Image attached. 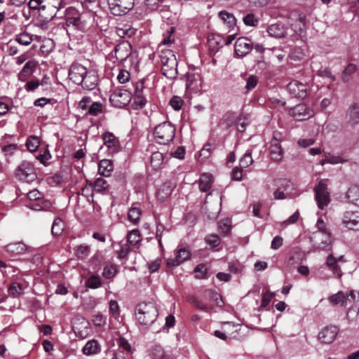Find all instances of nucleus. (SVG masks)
Segmentation results:
<instances>
[{
	"label": "nucleus",
	"mask_w": 359,
	"mask_h": 359,
	"mask_svg": "<svg viewBox=\"0 0 359 359\" xmlns=\"http://www.w3.org/2000/svg\"><path fill=\"white\" fill-rule=\"evenodd\" d=\"M213 301L217 306H222L224 304L222 299L219 298V294L212 289L205 290L201 299L195 295L187 297V302L195 309L205 313H210L213 309V306L208 303V302Z\"/></svg>",
	"instance_id": "obj_1"
},
{
	"label": "nucleus",
	"mask_w": 359,
	"mask_h": 359,
	"mask_svg": "<svg viewBox=\"0 0 359 359\" xmlns=\"http://www.w3.org/2000/svg\"><path fill=\"white\" fill-rule=\"evenodd\" d=\"M316 226L318 231L313 233L311 241L315 252L329 251L332 248L331 233L327 229L326 224L321 218H318Z\"/></svg>",
	"instance_id": "obj_2"
},
{
	"label": "nucleus",
	"mask_w": 359,
	"mask_h": 359,
	"mask_svg": "<svg viewBox=\"0 0 359 359\" xmlns=\"http://www.w3.org/2000/svg\"><path fill=\"white\" fill-rule=\"evenodd\" d=\"M158 312L154 303L142 302L135 307V316L137 321L142 325H149L156 319Z\"/></svg>",
	"instance_id": "obj_3"
},
{
	"label": "nucleus",
	"mask_w": 359,
	"mask_h": 359,
	"mask_svg": "<svg viewBox=\"0 0 359 359\" xmlns=\"http://www.w3.org/2000/svg\"><path fill=\"white\" fill-rule=\"evenodd\" d=\"M160 58L163 75L168 79H175L177 76V60L174 52L169 49L162 50Z\"/></svg>",
	"instance_id": "obj_4"
},
{
	"label": "nucleus",
	"mask_w": 359,
	"mask_h": 359,
	"mask_svg": "<svg viewBox=\"0 0 359 359\" xmlns=\"http://www.w3.org/2000/svg\"><path fill=\"white\" fill-rule=\"evenodd\" d=\"M175 135V128L170 122H163L155 127L154 136L155 141L163 145H166L172 141Z\"/></svg>",
	"instance_id": "obj_5"
},
{
	"label": "nucleus",
	"mask_w": 359,
	"mask_h": 359,
	"mask_svg": "<svg viewBox=\"0 0 359 359\" xmlns=\"http://www.w3.org/2000/svg\"><path fill=\"white\" fill-rule=\"evenodd\" d=\"M15 175L20 181L31 183L36 180L37 175L34 164L28 161H23L16 168Z\"/></svg>",
	"instance_id": "obj_6"
},
{
	"label": "nucleus",
	"mask_w": 359,
	"mask_h": 359,
	"mask_svg": "<svg viewBox=\"0 0 359 359\" xmlns=\"http://www.w3.org/2000/svg\"><path fill=\"white\" fill-rule=\"evenodd\" d=\"M62 7V0H44L39 15L40 18L46 19V22H50L57 16V12Z\"/></svg>",
	"instance_id": "obj_7"
},
{
	"label": "nucleus",
	"mask_w": 359,
	"mask_h": 359,
	"mask_svg": "<svg viewBox=\"0 0 359 359\" xmlns=\"http://www.w3.org/2000/svg\"><path fill=\"white\" fill-rule=\"evenodd\" d=\"M315 199L318 208L323 210L330 202V192L325 180H321L314 188Z\"/></svg>",
	"instance_id": "obj_8"
},
{
	"label": "nucleus",
	"mask_w": 359,
	"mask_h": 359,
	"mask_svg": "<svg viewBox=\"0 0 359 359\" xmlns=\"http://www.w3.org/2000/svg\"><path fill=\"white\" fill-rule=\"evenodd\" d=\"M107 4L111 14L121 16L133 8L135 0H107Z\"/></svg>",
	"instance_id": "obj_9"
},
{
	"label": "nucleus",
	"mask_w": 359,
	"mask_h": 359,
	"mask_svg": "<svg viewBox=\"0 0 359 359\" xmlns=\"http://www.w3.org/2000/svg\"><path fill=\"white\" fill-rule=\"evenodd\" d=\"M132 97L131 93L125 89H116L110 96L111 103L116 107L123 108L127 106Z\"/></svg>",
	"instance_id": "obj_10"
},
{
	"label": "nucleus",
	"mask_w": 359,
	"mask_h": 359,
	"mask_svg": "<svg viewBox=\"0 0 359 359\" xmlns=\"http://www.w3.org/2000/svg\"><path fill=\"white\" fill-rule=\"evenodd\" d=\"M282 134L280 132L274 131L269 147V154L271 160L280 161L283 156V151L280 146Z\"/></svg>",
	"instance_id": "obj_11"
},
{
	"label": "nucleus",
	"mask_w": 359,
	"mask_h": 359,
	"mask_svg": "<svg viewBox=\"0 0 359 359\" xmlns=\"http://www.w3.org/2000/svg\"><path fill=\"white\" fill-rule=\"evenodd\" d=\"M345 123L351 128L359 126V102H353L348 107L345 112Z\"/></svg>",
	"instance_id": "obj_12"
},
{
	"label": "nucleus",
	"mask_w": 359,
	"mask_h": 359,
	"mask_svg": "<svg viewBox=\"0 0 359 359\" xmlns=\"http://www.w3.org/2000/svg\"><path fill=\"white\" fill-rule=\"evenodd\" d=\"M131 53L132 46L130 43L128 41H123L115 46L111 56H114L118 62H123L126 60Z\"/></svg>",
	"instance_id": "obj_13"
},
{
	"label": "nucleus",
	"mask_w": 359,
	"mask_h": 359,
	"mask_svg": "<svg viewBox=\"0 0 359 359\" xmlns=\"http://www.w3.org/2000/svg\"><path fill=\"white\" fill-rule=\"evenodd\" d=\"M133 96V105L135 106V109H140L144 108L147 100L144 95V86L142 81H140L135 83Z\"/></svg>",
	"instance_id": "obj_14"
},
{
	"label": "nucleus",
	"mask_w": 359,
	"mask_h": 359,
	"mask_svg": "<svg viewBox=\"0 0 359 359\" xmlns=\"http://www.w3.org/2000/svg\"><path fill=\"white\" fill-rule=\"evenodd\" d=\"M290 114L297 121H304L312 117L314 112L306 104L302 103L291 109Z\"/></svg>",
	"instance_id": "obj_15"
},
{
	"label": "nucleus",
	"mask_w": 359,
	"mask_h": 359,
	"mask_svg": "<svg viewBox=\"0 0 359 359\" xmlns=\"http://www.w3.org/2000/svg\"><path fill=\"white\" fill-rule=\"evenodd\" d=\"M287 90L292 97L304 99L307 96V88L305 84L294 80L287 84Z\"/></svg>",
	"instance_id": "obj_16"
},
{
	"label": "nucleus",
	"mask_w": 359,
	"mask_h": 359,
	"mask_svg": "<svg viewBox=\"0 0 359 359\" xmlns=\"http://www.w3.org/2000/svg\"><path fill=\"white\" fill-rule=\"evenodd\" d=\"M88 70L79 63H73L69 69V78L75 84L80 85L83 81V77Z\"/></svg>",
	"instance_id": "obj_17"
},
{
	"label": "nucleus",
	"mask_w": 359,
	"mask_h": 359,
	"mask_svg": "<svg viewBox=\"0 0 359 359\" xmlns=\"http://www.w3.org/2000/svg\"><path fill=\"white\" fill-rule=\"evenodd\" d=\"M66 25L73 26L78 29H81L83 23L79 11L74 7H69L65 11Z\"/></svg>",
	"instance_id": "obj_18"
},
{
	"label": "nucleus",
	"mask_w": 359,
	"mask_h": 359,
	"mask_svg": "<svg viewBox=\"0 0 359 359\" xmlns=\"http://www.w3.org/2000/svg\"><path fill=\"white\" fill-rule=\"evenodd\" d=\"M339 332L338 327L335 325L326 326L318 333V338L322 344H331Z\"/></svg>",
	"instance_id": "obj_19"
},
{
	"label": "nucleus",
	"mask_w": 359,
	"mask_h": 359,
	"mask_svg": "<svg viewBox=\"0 0 359 359\" xmlns=\"http://www.w3.org/2000/svg\"><path fill=\"white\" fill-rule=\"evenodd\" d=\"M252 41L246 37L238 38L235 43V53L240 57H243L248 54L252 49Z\"/></svg>",
	"instance_id": "obj_20"
},
{
	"label": "nucleus",
	"mask_w": 359,
	"mask_h": 359,
	"mask_svg": "<svg viewBox=\"0 0 359 359\" xmlns=\"http://www.w3.org/2000/svg\"><path fill=\"white\" fill-rule=\"evenodd\" d=\"M343 224L349 229L359 230V212H346L343 217Z\"/></svg>",
	"instance_id": "obj_21"
},
{
	"label": "nucleus",
	"mask_w": 359,
	"mask_h": 359,
	"mask_svg": "<svg viewBox=\"0 0 359 359\" xmlns=\"http://www.w3.org/2000/svg\"><path fill=\"white\" fill-rule=\"evenodd\" d=\"M102 140L104 144L108 148V153L113 154L119 150V141L116 137L109 132L103 134Z\"/></svg>",
	"instance_id": "obj_22"
},
{
	"label": "nucleus",
	"mask_w": 359,
	"mask_h": 359,
	"mask_svg": "<svg viewBox=\"0 0 359 359\" xmlns=\"http://www.w3.org/2000/svg\"><path fill=\"white\" fill-rule=\"evenodd\" d=\"M191 257V252L187 248H180L177 251L174 258L167 259L168 266H177L181 263L187 261Z\"/></svg>",
	"instance_id": "obj_23"
},
{
	"label": "nucleus",
	"mask_w": 359,
	"mask_h": 359,
	"mask_svg": "<svg viewBox=\"0 0 359 359\" xmlns=\"http://www.w3.org/2000/svg\"><path fill=\"white\" fill-rule=\"evenodd\" d=\"M98 77L93 70H89L83 77V81L80 85L83 89L91 90L95 88L97 85Z\"/></svg>",
	"instance_id": "obj_24"
},
{
	"label": "nucleus",
	"mask_w": 359,
	"mask_h": 359,
	"mask_svg": "<svg viewBox=\"0 0 359 359\" xmlns=\"http://www.w3.org/2000/svg\"><path fill=\"white\" fill-rule=\"evenodd\" d=\"M208 46L210 51L215 54L224 46V37L216 34H210L208 37Z\"/></svg>",
	"instance_id": "obj_25"
},
{
	"label": "nucleus",
	"mask_w": 359,
	"mask_h": 359,
	"mask_svg": "<svg viewBox=\"0 0 359 359\" xmlns=\"http://www.w3.org/2000/svg\"><path fill=\"white\" fill-rule=\"evenodd\" d=\"M114 170V165L111 160H100L98 164V172L104 177H109Z\"/></svg>",
	"instance_id": "obj_26"
},
{
	"label": "nucleus",
	"mask_w": 359,
	"mask_h": 359,
	"mask_svg": "<svg viewBox=\"0 0 359 359\" xmlns=\"http://www.w3.org/2000/svg\"><path fill=\"white\" fill-rule=\"evenodd\" d=\"M87 183L93 187V191L97 193H104L109 187L107 181L102 177L97 178L94 182L87 180Z\"/></svg>",
	"instance_id": "obj_27"
},
{
	"label": "nucleus",
	"mask_w": 359,
	"mask_h": 359,
	"mask_svg": "<svg viewBox=\"0 0 359 359\" xmlns=\"http://www.w3.org/2000/svg\"><path fill=\"white\" fill-rule=\"evenodd\" d=\"M213 183V177L211 174L203 173L201 175L198 185L201 191L206 192L209 191Z\"/></svg>",
	"instance_id": "obj_28"
},
{
	"label": "nucleus",
	"mask_w": 359,
	"mask_h": 359,
	"mask_svg": "<svg viewBox=\"0 0 359 359\" xmlns=\"http://www.w3.org/2000/svg\"><path fill=\"white\" fill-rule=\"evenodd\" d=\"M136 31V29L127 24H123L116 28V34L120 38H130L135 34Z\"/></svg>",
	"instance_id": "obj_29"
},
{
	"label": "nucleus",
	"mask_w": 359,
	"mask_h": 359,
	"mask_svg": "<svg viewBox=\"0 0 359 359\" xmlns=\"http://www.w3.org/2000/svg\"><path fill=\"white\" fill-rule=\"evenodd\" d=\"M36 68V62L34 61H28L23 67L22 69L18 74L19 80L25 81L28 77L34 72Z\"/></svg>",
	"instance_id": "obj_30"
},
{
	"label": "nucleus",
	"mask_w": 359,
	"mask_h": 359,
	"mask_svg": "<svg viewBox=\"0 0 359 359\" xmlns=\"http://www.w3.org/2000/svg\"><path fill=\"white\" fill-rule=\"evenodd\" d=\"M172 184L170 182H165L158 189L156 196L161 201L168 198L172 192Z\"/></svg>",
	"instance_id": "obj_31"
},
{
	"label": "nucleus",
	"mask_w": 359,
	"mask_h": 359,
	"mask_svg": "<svg viewBox=\"0 0 359 359\" xmlns=\"http://www.w3.org/2000/svg\"><path fill=\"white\" fill-rule=\"evenodd\" d=\"M100 351V346L95 339L88 341L82 348V352L86 355L97 354Z\"/></svg>",
	"instance_id": "obj_32"
},
{
	"label": "nucleus",
	"mask_w": 359,
	"mask_h": 359,
	"mask_svg": "<svg viewBox=\"0 0 359 359\" xmlns=\"http://www.w3.org/2000/svg\"><path fill=\"white\" fill-rule=\"evenodd\" d=\"M267 32L271 36L275 38L283 37L286 34L285 27L280 24L271 25L267 29Z\"/></svg>",
	"instance_id": "obj_33"
},
{
	"label": "nucleus",
	"mask_w": 359,
	"mask_h": 359,
	"mask_svg": "<svg viewBox=\"0 0 359 359\" xmlns=\"http://www.w3.org/2000/svg\"><path fill=\"white\" fill-rule=\"evenodd\" d=\"M142 215V210L136 204H133L128 212V218L133 224H137Z\"/></svg>",
	"instance_id": "obj_34"
},
{
	"label": "nucleus",
	"mask_w": 359,
	"mask_h": 359,
	"mask_svg": "<svg viewBox=\"0 0 359 359\" xmlns=\"http://www.w3.org/2000/svg\"><path fill=\"white\" fill-rule=\"evenodd\" d=\"M8 252L13 255H20L24 253L27 250V246L22 242L10 243L6 246Z\"/></svg>",
	"instance_id": "obj_35"
},
{
	"label": "nucleus",
	"mask_w": 359,
	"mask_h": 359,
	"mask_svg": "<svg viewBox=\"0 0 359 359\" xmlns=\"http://www.w3.org/2000/svg\"><path fill=\"white\" fill-rule=\"evenodd\" d=\"M346 197L351 203L359 206V186H351L346 192Z\"/></svg>",
	"instance_id": "obj_36"
},
{
	"label": "nucleus",
	"mask_w": 359,
	"mask_h": 359,
	"mask_svg": "<svg viewBox=\"0 0 359 359\" xmlns=\"http://www.w3.org/2000/svg\"><path fill=\"white\" fill-rule=\"evenodd\" d=\"M27 206L34 210H49L52 206L51 203L41 197L39 202L27 204Z\"/></svg>",
	"instance_id": "obj_37"
},
{
	"label": "nucleus",
	"mask_w": 359,
	"mask_h": 359,
	"mask_svg": "<svg viewBox=\"0 0 359 359\" xmlns=\"http://www.w3.org/2000/svg\"><path fill=\"white\" fill-rule=\"evenodd\" d=\"M33 36L27 32L15 34V41L23 46L29 45L33 41Z\"/></svg>",
	"instance_id": "obj_38"
},
{
	"label": "nucleus",
	"mask_w": 359,
	"mask_h": 359,
	"mask_svg": "<svg viewBox=\"0 0 359 359\" xmlns=\"http://www.w3.org/2000/svg\"><path fill=\"white\" fill-rule=\"evenodd\" d=\"M164 157L162 153L158 151L153 152L151 156V165L154 170H158L161 168Z\"/></svg>",
	"instance_id": "obj_39"
},
{
	"label": "nucleus",
	"mask_w": 359,
	"mask_h": 359,
	"mask_svg": "<svg viewBox=\"0 0 359 359\" xmlns=\"http://www.w3.org/2000/svg\"><path fill=\"white\" fill-rule=\"evenodd\" d=\"M142 241V236L138 229L130 231L127 235V241L130 245L136 246Z\"/></svg>",
	"instance_id": "obj_40"
},
{
	"label": "nucleus",
	"mask_w": 359,
	"mask_h": 359,
	"mask_svg": "<svg viewBox=\"0 0 359 359\" xmlns=\"http://www.w3.org/2000/svg\"><path fill=\"white\" fill-rule=\"evenodd\" d=\"M356 69L357 67L355 65L349 63L342 72L341 81L344 83H348L351 79V75L355 72Z\"/></svg>",
	"instance_id": "obj_41"
},
{
	"label": "nucleus",
	"mask_w": 359,
	"mask_h": 359,
	"mask_svg": "<svg viewBox=\"0 0 359 359\" xmlns=\"http://www.w3.org/2000/svg\"><path fill=\"white\" fill-rule=\"evenodd\" d=\"M8 294L15 298L23 293L24 287L19 283H13L8 287Z\"/></svg>",
	"instance_id": "obj_42"
},
{
	"label": "nucleus",
	"mask_w": 359,
	"mask_h": 359,
	"mask_svg": "<svg viewBox=\"0 0 359 359\" xmlns=\"http://www.w3.org/2000/svg\"><path fill=\"white\" fill-rule=\"evenodd\" d=\"M198 80H200V75H197L196 76L195 74L188 72L187 74V89L191 90L196 88Z\"/></svg>",
	"instance_id": "obj_43"
},
{
	"label": "nucleus",
	"mask_w": 359,
	"mask_h": 359,
	"mask_svg": "<svg viewBox=\"0 0 359 359\" xmlns=\"http://www.w3.org/2000/svg\"><path fill=\"white\" fill-rule=\"evenodd\" d=\"M40 145V140L38 137L30 136L26 141V147L30 152L36 151Z\"/></svg>",
	"instance_id": "obj_44"
},
{
	"label": "nucleus",
	"mask_w": 359,
	"mask_h": 359,
	"mask_svg": "<svg viewBox=\"0 0 359 359\" xmlns=\"http://www.w3.org/2000/svg\"><path fill=\"white\" fill-rule=\"evenodd\" d=\"M65 229V224L63 221L57 217L54 219L53 225H52V233L55 236H60Z\"/></svg>",
	"instance_id": "obj_45"
},
{
	"label": "nucleus",
	"mask_w": 359,
	"mask_h": 359,
	"mask_svg": "<svg viewBox=\"0 0 359 359\" xmlns=\"http://www.w3.org/2000/svg\"><path fill=\"white\" fill-rule=\"evenodd\" d=\"M219 16L222 20L226 22L229 27H232L236 25V18L233 15L228 13L226 11H220L219 13Z\"/></svg>",
	"instance_id": "obj_46"
},
{
	"label": "nucleus",
	"mask_w": 359,
	"mask_h": 359,
	"mask_svg": "<svg viewBox=\"0 0 359 359\" xmlns=\"http://www.w3.org/2000/svg\"><path fill=\"white\" fill-rule=\"evenodd\" d=\"M326 264L334 273L338 274V277H341V273H340V269L337 264V260L332 254L327 257Z\"/></svg>",
	"instance_id": "obj_47"
},
{
	"label": "nucleus",
	"mask_w": 359,
	"mask_h": 359,
	"mask_svg": "<svg viewBox=\"0 0 359 359\" xmlns=\"http://www.w3.org/2000/svg\"><path fill=\"white\" fill-rule=\"evenodd\" d=\"M194 271L196 273L195 278L197 279H205L208 278V269L203 263L198 264Z\"/></svg>",
	"instance_id": "obj_48"
},
{
	"label": "nucleus",
	"mask_w": 359,
	"mask_h": 359,
	"mask_svg": "<svg viewBox=\"0 0 359 359\" xmlns=\"http://www.w3.org/2000/svg\"><path fill=\"white\" fill-rule=\"evenodd\" d=\"M86 285L91 289H97L102 285V281L98 276H90L86 282Z\"/></svg>",
	"instance_id": "obj_49"
},
{
	"label": "nucleus",
	"mask_w": 359,
	"mask_h": 359,
	"mask_svg": "<svg viewBox=\"0 0 359 359\" xmlns=\"http://www.w3.org/2000/svg\"><path fill=\"white\" fill-rule=\"evenodd\" d=\"M152 354L156 359H172V356L166 353L161 346H155L153 348Z\"/></svg>",
	"instance_id": "obj_50"
},
{
	"label": "nucleus",
	"mask_w": 359,
	"mask_h": 359,
	"mask_svg": "<svg viewBox=\"0 0 359 359\" xmlns=\"http://www.w3.org/2000/svg\"><path fill=\"white\" fill-rule=\"evenodd\" d=\"M117 273L116 266L114 264L107 265L104 267L102 276L107 279L114 278Z\"/></svg>",
	"instance_id": "obj_51"
},
{
	"label": "nucleus",
	"mask_w": 359,
	"mask_h": 359,
	"mask_svg": "<svg viewBox=\"0 0 359 359\" xmlns=\"http://www.w3.org/2000/svg\"><path fill=\"white\" fill-rule=\"evenodd\" d=\"M329 301L334 305H337L341 302L342 304H344L346 302V297L342 291H339L337 293L330 296L329 297Z\"/></svg>",
	"instance_id": "obj_52"
},
{
	"label": "nucleus",
	"mask_w": 359,
	"mask_h": 359,
	"mask_svg": "<svg viewBox=\"0 0 359 359\" xmlns=\"http://www.w3.org/2000/svg\"><path fill=\"white\" fill-rule=\"evenodd\" d=\"M90 252V248L88 245H81L77 247L76 250V255L79 259H85L88 257Z\"/></svg>",
	"instance_id": "obj_53"
},
{
	"label": "nucleus",
	"mask_w": 359,
	"mask_h": 359,
	"mask_svg": "<svg viewBox=\"0 0 359 359\" xmlns=\"http://www.w3.org/2000/svg\"><path fill=\"white\" fill-rule=\"evenodd\" d=\"M102 111V104L100 102H94L88 108V114L91 116H97Z\"/></svg>",
	"instance_id": "obj_54"
},
{
	"label": "nucleus",
	"mask_w": 359,
	"mask_h": 359,
	"mask_svg": "<svg viewBox=\"0 0 359 359\" xmlns=\"http://www.w3.org/2000/svg\"><path fill=\"white\" fill-rule=\"evenodd\" d=\"M169 104L175 111H179L184 104V100L181 97L175 95L170 99Z\"/></svg>",
	"instance_id": "obj_55"
},
{
	"label": "nucleus",
	"mask_w": 359,
	"mask_h": 359,
	"mask_svg": "<svg viewBox=\"0 0 359 359\" xmlns=\"http://www.w3.org/2000/svg\"><path fill=\"white\" fill-rule=\"evenodd\" d=\"M205 241L212 248H215V247H217L220 244L221 239L218 235L211 234V235L206 236Z\"/></svg>",
	"instance_id": "obj_56"
},
{
	"label": "nucleus",
	"mask_w": 359,
	"mask_h": 359,
	"mask_svg": "<svg viewBox=\"0 0 359 359\" xmlns=\"http://www.w3.org/2000/svg\"><path fill=\"white\" fill-rule=\"evenodd\" d=\"M27 198L29 200V204L31 203H33L34 202H39L41 198L42 194L39 192L37 189H33L27 193Z\"/></svg>",
	"instance_id": "obj_57"
},
{
	"label": "nucleus",
	"mask_w": 359,
	"mask_h": 359,
	"mask_svg": "<svg viewBox=\"0 0 359 359\" xmlns=\"http://www.w3.org/2000/svg\"><path fill=\"white\" fill-rule=\"evenodd\" d=\"M253 163V160L250 152L245 153L241 158L239 165L241 168H247Z\"/></svg>",
	"instance_id": "obj_58"
},
{
	"label": "nucleus",
	"mask_w": 359,
	"mask_h": 359,
	"mask_svg": "<svg viewBox=\"0 0 359 359\" xmlns=\"http://www.w3.org/2000/svg\"><path fill=\"white\" fill-rule=\"evenodd\" d=\"M258 83V78L255 75L250 76L246 80L245 90L248 92L256 87Z\"/></svg>",
	"instance_id": "obj_59"
},
{
	"label": "nucleus",
	"mask_w": 359,
	"mask_h": 359,
	"mask_svg": "<svg viewBox=\"0 0 359 359\" xmlns=\"http://www.w3.org/2000/svg\"><path fill=\"white\" fill-rule=\"evenodd\" d=\"M243 22L245 25L255 27L258 24V20L253 13H248L243 18Z\"/></svg>",
	"instance_id": "obj_60"
},
{
	"label": "nucleus",
	"mask_w": 359,
	"mask_h": 359,
	"mask_svg": "<svg viewBox=\"0 0 359 359\" xmlns=\"http://www.w3.org/2000/svg\"><path fill=\"white\" fill-rule=\"evenodd\" d=\"M130 74L128 71L121 69L119 70V73L117 76V80L120 83H125L129 81Z\"/></svg>",
	"instance_id": "obj_61"
},
{
	"label": "nucleus",
	"mask_w": 359,
	"mask_h": 359,
	"mask_svg": "<svg viewBox=\"0 0 359 359\" xmlns=\"http://www.w3.org/2000/svg\"><path fill=\"white\" fill-rule=\"evenodd\" d=\"M109 313L116 318L118 316H119L120 313V309L118 304L115 300H110L109 303Z\"/></svg>",
	"instance_id": "obj_62"
},
{
	"label": "nucleus",
	"mask_w": 359,
	"mask_h": 359,
	"mask_svg": "<svg viewBox=\"0 0 359 359\" xmlns=\"http://www.w3.org/2000/svg\"><path fill=\"white\" fill-rule=\"evenodd\" d=\"M130 251L131 249L130 245L128 244L122 245L119 250L117 251L118 258L121 259H125Z\"/></svg>",
	"instance_id": "obj_63"
},
{
	"label": "nucleus",
	"mask_w": 359,
	"mask_h": 359,
	"mask_svg": "<svg viewBox=\"0 0 359 359\" xmlns=\"http://www.w3.org/2000/svg\"><path fill=\"white\" fill-rule=\"evenodd\" d=\"M106 318L101 313H97L93 316L92 321L97 327H102L106 324Z\"/></svg>",
	"instance_id": "obj_64"
}]
</instances>
